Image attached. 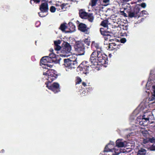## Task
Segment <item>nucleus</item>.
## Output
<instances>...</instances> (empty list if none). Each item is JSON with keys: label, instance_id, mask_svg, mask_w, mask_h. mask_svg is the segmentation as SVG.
I'll list each match as a JSON object with an SVG mask.
<instances>
[{"label": "nucleus", "instance_id": "obj_47", "mask_svg": "<svg viewBox=\"0 0 155 155\" xmlns=\"http://www.w3.org/2000/svg\"><path fill=\"white\" fill-rule=\"evenodd\" d=\"M4 150H2V152H4Z\"/></svg>", "mask_w": 155, "mask_h": 155}, {"label": "nucleus", "instance_id": "obj_6", "mask_svg": "<svg viewBox=\"0 0 155 155\" xmlns=\"http://www.w3.org/2000/svg\"><path fill=\"white\" fill-rule=\"evenodd\" d=\"M41 65L43 68L47 69L52 67V65L51 63H52V60L51 58L48 56L43 57L41 60Z\"/></svg>", "mask_w": 155, "mask_h": 155}, {"label": "nucleus", "instance_id": "obj_11", "mask_svg": "<svg viewBox=\"0 0 155 155\" xmlns=\"http://www.w3.org/2000/svg\"><path fill=\"white\" fill-rule=\"evenodd\" d=\"M46 87L49 89L52 90L54 93H56L60 91L59 85L57 83H54L51 85H49L48 84L46 85Z\"/></svg>", "mask_w": 155, "mask_h": 155}, {"label": "nucleus", "instance_id": "obj_25", "mask_svg": "<svg viewBox=\"0 0 155 155\" xmlns=\"http://www.w3.org/2000/svg\"><path fill=\"white\" fill-rule=\"evenodd\" d=\"M108 24V22L107 20L103 21L101 23V25L105 28H107Z\"/></svg>", "mask_w": 155, "mask_h": 155}, {"label": "nucleus", "instance_id": "obj_18", "mask_svg": "<svg viewBox=\"0 0 155 155\" xmlns=\"http://www.w3.org/2000/svg\"><path fill=\"white\" fill-rule=\"evenodd\" d=\"M141 131L143 136L145 137H148L150 134L147 130L145 129H142Z\"/></svg>", "mask_w": 155, "mask_h": 155}, {"label": "nucleus", "instance_id": "obj_40", "mask_svg": "<svg viewBox=\"0 0 155 155\" xmlns=\"http://www.w3.org/2000/svg\"><path fill=\"white\" fill-rule=\"evenodd\" d=\"M81 79L79 78H77V81L76 82V83L77 84H79L80 83H81Z\"/></svg>", "mask_w": 155, "mask_h": 155}, {"label": "nucleus", "instance_id": "obj_4", "mask_svg": "<svg viewBox=\"0 0 155 155\" xmlns=\"http://www.w3.org/2000/svg\"><path fill=\"white\" fill-rule=\"evenodd\" d=\"M76 60V58L64 59V63L63 65V68L67 71L74 69L78 65Z\"/></svg>", "mask_w": 155, "mask_h": 155}, {"label": "nucleus", "instance_id": "obj_15", "mask_svg": "<svg viewBox=\"0 0 155 155\" xmlns=\"http://www.w3.org/2000/svg\"><path fill=\"white\" fill-rule=\"evenodd\" d=\"M88 14L83 10H81L79 11L80 16L82 18L86 19Z\"/></svg>", "mask_w": 155, "mask_h": 155}, {"label": "nucleus", "instance_id": "obj_16", "mask_svg": "<svg viewBox=\"0 0 155 155\" xmlns=\"http://www.w3.org/2000/svg\"><path fill=\"white\" fill-rule=\"evenodd\" d=\"M68 25L69 31H68L67 32L71 33L74 31L75 30V27L74 25L72 23H69Z\"/></svg>", "mask_w": 155, "mask_h": 155}, {"label": "nucleus", "instance_id": "obj_39", "mask_svg": "<svg viewBox=\"0 0 155 155\" xmlns=\"http://www.w3.org/2000/svg\"><path fill=\"white\" fill-rule=\"evenodd\" d=\"M139 5L143 8H145L146 6V4L145 3H143L140 4Z\"/></svg>", "mask_w": 155, "mask_h": 155}, {"label": "nucleus", "instance_id": "obj_49", "mask_svg": "<svg viewBox=\"0 0 155 155\" xmlns=\"http://www.w3.org/2000/svg\"><path fill=\"white\" fill-rule=\"evenodd\" d=\"M105 64H104V65H104V66H105V65H104Z\"/></svg>", "mask_w": 155, "mask_h": 155}, {"label": "nucleus", "instance_id": "obj_9", "mask_svg": "<svg viewBox=\"0 0 155 155\" xmlns=\"http://www.w3.org/2000/svg\"><path fill=\"white\" fill-rule=\"evenodd\" d=\"M71 47L69 44L65 43L64 45L63 49L61 51V55L64 57H68L72 54Z\"/></svg>", "mask_w": 155, "mask_h": 155}, {"label": "nucleus", "instance_id": "obj_31", "mask_svg": "<svg viewBox=\"0 0 155 155\" xmlns=\"http://www.w3.org/2000/svg\"><path fill=\"white\" fill-rule=\"evenodd\" d=\"M97 1L98 0H91V6L92 7L95 6L96 5Z\"/></svg>", "mask_w": 155, "mask_h": 155}, {"label": "nucleus", "instance_id": "obj_38", "mask_svg": "<svg viewBox=\"0 0 155 155\" xmlns=\"http://www.w3.org/2000/svg\"><path fill=\"white\" fill-rule=\"evenodd\" d=\"M54 42L55 45H59L61 44V41L59 40H58L56 41H54Z\"/></svg>", "mask_w": 155, "mask_h": 155}, {"label": "nucleus", "instance_id": "obj_27", "mask_svg": "<svg viewBox=\"0 0 155 155\" xmlns=\"http://www.w3.org/2000/svg\"><path fill=\"white\" fill-rule=\"evenodd\" d=\"M102 6H98L96 7L95 10L97 11V12H100L102 10Z\"/></svg>", "mask_w": 155, "mask_h": 155}, {"label": "nucleus", "instance_id": "obj_14", "mask_svg": "<svg viewBox=\"0 0 155 155\" xmlns=\"http://www.w3.org/2000/svg\"><path fill=\"white\" fill-rule=\"evenodd\" d=\"M40 9L41 12L47 13L48 9L47 3L45 2L42 3L40 6Z\"/></svg>", "mask_w": 155, "mask_h": 155}, {"label": "nucleus", "instance_id": "obj_12", "mask_svg": "<svg viewBox=\"0 0 155 155\" xmlns=\"http://www.w3.org/2000/svg\"><path fill=\"white\" fill-rule=\"evenodd\" d=\"M78 29L80 31L84 32L86 34H89V28H87L86 25L83 23H80L78 26Z\"/></svg>", "mask_w": 155, "mask_h": 155}, {"label": "nucleus", "instance_id": "obj_13", "mask_svg": "<svg viewBox=\"0 0 155 155\" xmlns=\"http://www.w3.org/2000/svg\"><path fill=\"white\" fill-rule=\"evenodd\" d=\"M128 143L126 141H123L122 139H118L116 141V147H121L129 146Z\"/></svg>", "mask_w": 155, "mask_h": 155}, {"label": "nucleus", "instance_id": "obj_32", "mask_svg": "<svg viewBox=\"0 0 155 155\" xmlns=\"http://www.w3.org/2000/svg\"><path fill=\"white\" fill-rule=\"evenodd\" d=\"M118 149L117 148V150H114V153L112 154V155H118V154L120 153L118 151Z\"/></svg>", "mask_w": 155, "mask_h": 155}, {"label": "nucleus", "instance_id": "obj_34", "mask_svg": "<svg viewBox=\"0 0 155 155\" xmlns=\"http://www.w3.org/2000/svg\"><path fill=\"white\" fill-rule=\"evenodd\" d=\"M141 14H142V15L143 16L145 17L148 15V12L147 11L143 10L141 12Z\"/></svg>", "mask_w": 155, "mask_h": 155}, {"label": "nucleus", "instance_id": "obj_21", "mask_svg": "<svg viewBox=\"0 0 155 155\" xmlns=\"http://www.w3.org/2000/svg\"><path fill=\"white\" fill-rule=\"evenodd\" d=\"M138 12L139 11H137L136 12H135V11L134 12H130L129 14V16L131 18L136 17L137 16V14Z\"/></svg>", "mask_w": 155, "mask_h": 155}, {"label": "nucleus", "instance_id": "obj_35", "mask_svg": "<svg viewBox=\"0 0 155 155\" xmlns=\"http://www.w3.org/2000/svg\"><path fill=\"white\" fill-rule=\"evenodd\" d=\"M149 141L151 143H155V138L153 137L152 138H148Z\"/></svg>", "mask_w": 155, "mask_h": 155}, {"label": "nucleus", "instance_id": "obj_37", "mask_svg": "<svg viewBox=\"0 0 155 155\" xmlns=\"http://www.w3.org/2000/svg\"><path fill=\"white\" fill-rule=\"evenodd\" d=\"M150 149L151 150H155V144H153L150 147Z\"/></svg>", "mask_w": 155, "mask_h": 155}, {"label": "nucleus", "instance_id": "obj_10", "mask_svg": "<svg viewBox=\"0 0 155 155\" xmlns=\"http://www.w3.org/2000/svg\"><path fill=\"white\" fill-rule=\"evenodd\" d=\"M117 147H114V142L111 141L105 147L104 152V154H105V152H113L114 150H117ZM104 154L103 153V155Z\"/></svg>", "mask_w": 155, "mask_h": 155}, {"label": "nucleus", "instance_id": "obj_43", "mask_svg": "<svg viewBox=\"0 0 155 155\" xmlns=\"http://www.w3.org/2000/svg\"><path fill=\"white\" fill-rule=\"evenodd\" d=\"M33 1L34 2L36 3H38L40 2V0H31V3H32V1Z\"/></svg>", "mask_w": 155, "mask_h": 155}, {"label": "nucleus", "instance_id": "obj_3", "mask_svg": "<svg viewBox=\"0 0 155 155\" xmlns=\"http://www.w3.org/2000/svg\"><path fill=\"white\" fill-rule=\"evenodd\" d=\"M150 74L149 80L146 84V86L149 87L153 85L151 91L152 96L148 99L149 101H154L151 103H152L155 102V70H151Z\"/></svg>", "mask_w": 155, "mask_h": 155}, {"label": "nucleus", "instance_id": "obj_46", "mask_svg": "<svg viewBox=\"0 0 155 155\" xmlns=\"http://www.w3.org/2000/svg\"><path fill=\"white\" fill-rule=\"evenodd\" d=\"M50 51L51 52H52V53H53V49H50Z\"/></svg>", "mask_w": 155, "mask_h": 155}, {"label": "nucleus", "instance_id": "obj_29", "mask_svg": "<svg viewBox=\"0 0 155 155\" xmlns=\"http://www.w3.org/2000/svg\"><path fill=\"white\" fill-rule=\"evenodd\" d=\"M39 15L41 17H42L45 16L47 15V13L41 12L38 13Z\"/></svg>", "mask_w": 155, "mask_h": 155}, {"label": "nucleus", "instance_id": "obj_36", "mask_svg": "<svg viewBox=\"0 0 155 155\" xmlns=\"http://www.w3.org/2000/svg\"><path fill=\"white\" fill-rule=\"evenodd\" d=\"M61 48V47L59 45H55L54 49L56 51H59Z\"/></svg>", "mask_w": 155, "mask_h": 155}, {"label": "nucleus", "instance_id": "obj_7", "mask_svg": "<svg viewBox=\"0 0 155 155\" xmlns=\"http://www.w3.org/2000/svg\"><path fill=\"white\" fill-rule=\"evenodd\" d=\"M87 63L86 61L83 62L77 68V71H79L81 74L87 75L89 71V66Z\"/></svg>", "mask_w": 155, "mask_h": 155}, {"label": "nucleus", "instance_id": "obj_24", "mask_svg": "<svg viewBox=\"0 0 155 155\" xmlns=\"http://www.w3.org/2000/svg\"><path fill=\"white\" fill-rule=\"evenodd\" d=\"M60 28L63 31L67 33L68 30H66L67 29L66 26L65 24H62L61 25Z\"/></svg>", "mask_w": 155, "mask_h": 155}, {"label": "nucleus", "instance_id": "obj_41", "mask_svg": "<svg viewBox=\"0 0 155 155\" xmlns=\"http://www.w3.org/2000/svg\"><path fill=\"white\" fill-rule=\"evenodd\" d=\"M143 142L144 143H147L148 142H149V141L148 138H146L145 139H144L143 140Z\"/></svg>", "mask_w": 155, "mask_h": 155}, {"label": "nucleus", "instance_id": "obj_20", "mask_svg": "<svg viewBox=\"0 0 155 155\" xmlns=\"http://www.w3.org/2000/svg\"><path fill=\"white\" fill-rule=\"evenodd\" d=\"M146 153V150L145 149L141 148L138 150L137 155H145Z\"/></svg>", "mask_w": 155, "mask_h": 155}, {"label": "nucleus", "instance_id": "obj_23", "mask_svg": "<svg viewBox=\"0 0 155 155\" xmlns=\"http://www.w3.org/2000/svg\"><path fill=\"white\" fill-rule=\"evenodd\" d=\"M91 46L92 47H95L96 49H97V51H96V52H97V51L98 49H102L99 46L98 44L94 42L92 43Z\"/></svg>", "mask_w": 155, "mask_h": 155}, {"label": "nucleus", "instance_id": "obj_42", "mask_svg": "<svg viewBox=\"0 0 155 155\" xmlns=\"http://www.w3.org/2000/svg\"><path fill=\"white\" fill-rule=\"evenodd\" d=\"M126 41V38H122L120 40V41L121 43H124Z\"/></svg>", "mask_w": 155, "mask_h": 155}, {"label": "nucleus", "instance_id": "obj_17", "mask_svg": "<svg viewBox=\"0 0 155 155\" xmlns=\"http://www.w3.org/2000/svg\"><path fill=\"white\" fill-rule=\"evenodd\" d=\"M100 32L101 35L104 36H110L109 33L105 30L103 28H100Z\"/></svg>", "mask_w": 155, "mask_h": 155}, {"label": "nucleus", "instance_id": "obj_22", "mask_svg": "<svg viewBox=\"0 0 155 155\" xmlns=\"http://www.w3.org/2000/svg\"><path fill=\"white\" fill-rule=\"evenodd\" d=\"M88 19L89 21L91 22H92L94 19V17H93L92 14L88 13L87 18Z\"/></svg>", "mask_w": 155, "mask_h": 155}, {"label": "nucleus", "instance_id": "obj_44", "mask_svg": "<svg viewBox=\"0 0 155 155\" xmlns=\"http://www.w3.org/2000/svg\"><path fill=\"white\" fill-rule=\"evenodd\" d=\"M121 1H122L123 2H128L131 0H120Z\"/></svg>", "mask_w": 155, "mask_h": 155}, {"label": "nucleus", "instance_id": "obj_1", "mask_svg": "<svg viewBox=\"0 0 155 155\" xmlns=\"http://www.w3.org/2000/svg\"><path fill=\"white\" fill-rule=\"evenodd\" d=\"M148 103H145V101L144 100L133 112V114L134 116L139 114L137 119L140 125H145L143 123V122L148 124L150 122V120H152L153 118L151 112L150 111H148Z\"/></svg>", "mask_w": 155, "mask_h": 155}, {"label": "nucleus", "instance_id": "obj_26", "mask_svg": "<svg viewBox=\"0 0 155 155\" xmlns=\"http://www.w3.org/2000/svg\"><path fill=\"white\" fill-rule=\"evenodd\" d=\"M102 4L104 6H107L109 4L110 0H102Z\"/></svg>", "mask_w": 155, "mask_h": 155}, {"label": "nucleus", "instance_id": "obj_28", "mask_svg": "<svg viewBox=\"0 0 155 155\" xmlns=\"http://www.w3.org/2000/svg\"><path fill=\"white\" fill-rule=\"evenodd\" d=\"M48 56V57L51 59L52 60V62H53L54 61L52 59L55 57V55L53 53H51L49 54V56Z\"/></svg>", "mask_w": 155, "mask_h": 155}, {"label": "nucleus", "instance_id": "obj_5", "mask_svg": "<svg viewBox=\"0 0 155 155\" xmlns=\"http://www.w3.org/2000/svg\"><path fill=\"white\" fill-rule=\"evenodd\" d=\"M43 75L48 82L51 83L55 80L58 77L57 72L53 70H49L43 72Z\"/></svg>", "mask_w": 155, "mask_h": 155}, {"label": "nucleus", "instance_id": "obj_33", "mask_svg": "<svg viewBox=\"0 0 155 155\" xmlns=\"http://www.w3.org/2000/svg\"><path fill=\"white\" fill-rule=\"evenodd\" d=\"M56 10V8L54 6H51L50 7V11L52 13L54 12Z\"/></svg>", "mask_w": 155, "mask_h": 155}, {"label": "nucleus", "instance_id": "obj_19", "mask_svg": "<svg viewBox=\"0 0 155 155\" xmlns=\"http://www.w3.org/2000/svg\"><path fill=\"white\" fill-rule=\"evenodd\" d=\"M109 48L110 50H116L117 49V45L114 43L110 44L109 46Z\"/></svg>", "mask_w": 155, "mask_h": 155}, {"label": "nucleus", "instance_id": "obj_48", "mask_svg": "<svg viewBox=\"0 0 155 155\" xmlns=\"http://www.w3.org/2000/svg\"><path fill=\"white\" fill-rule=\"evenodd\" d=\"M105 64H104V65H104V66H105V65H104Z\"/></svg>", "mask_w": 155, "mask_h": 155}, {"label": "nucleus", "instance_id": "obj_2", "mask_svg": "<svg viewBox=\"0 0 155 155\" xmlns=\"http://www.w3.org/2000/svg\"><path fill=\"white\" fill-rule=\"evenodd\" d=\"M107 55L102 49H98L96 51H94L91 54L90 61L92 64L90 65L92 68H95L98 65H103L108 63Z\"/></svg>", "mask_w": 155, "mask_h": 155}, {"label": "nucleus", "instance_id": "obj_45", "mask_svg": "<svg viewBox=\"0 0 155 155\" xmlns=\"http://www.w3.org/2000/svg\"><path fill=\"white\" fill-rule=\"evenodd\" d=\"M82 85L84 86H86V84L84 82H83L82 83Z\"/></svg>", "mask_w": 155, "mask_h": 155}, {"label": "nucleus", "instance_id": "obj_8", "mask_svg": "<svg viewBox=\"0 0 155 155\" xmlns=\"http://www.w3.org/2000/svg\"><path fill=\"white\" fill-rule=\"evenodd\" d=\"M74 48L75 51L78 53V55H83L84 54V47L83 42L78 41L76 42Z\"/></svg>", "mask_w": 155, "mask_h": 155}, {"label": "nucleus", "instance_id": "obj_30", "mask_svg": "<svg viewBox=\"0 0 155 155\" xmlns=\"http://www.w3.org/2000/svg\"><path fill=\"white\" fill-rule=\"evenodd\" d=\"M84 42L87 46H89L90 45V41L89 39L88 38L85 39L84 40Z\"/></svg>", "mask_w": 155, "mask_h": 155}]
</instances>
